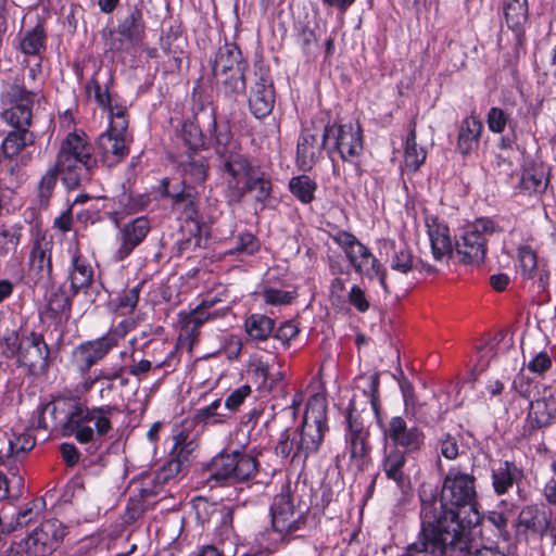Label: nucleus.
Returning <instances> with one entry per match:
<instances>
[{
    "label": "nucleus",
    "instance_id": "obj_1",
    "mask_svg": "<svg viewBox=\"0 0 556 556\" xmlns=\"http://www.w3.org/2000/svg\"><path fill=\"white\" fill-rule=\"evenodd\" d=\"M420 516V536L409 544L410 551L432 556H472L471 528L457 515L439 516L435 503H424Z\"/></svg>",
    "mask_w": 556,
    "mask_h": 556
},
{
    "label": "nucleus",
    "instance_id": "obj_2",
    "mask_svg": "<svg viewBox=\"0 0 556 556\" xmlns=\"http://www.w3.org/2000/svg\"><path fill=\"white\" fill-rule=\"evenodd\" d=\"M216 142L218 166L226 175L228 202H240L247 192L254 193L255 199L261 202L267 199L271 189L270 182L237 151L236 143L229 142L226 135L218 136Z\"/></svg>",
    "mask_w": 556,
    "mask_h": 556
},
{
    "label": "nucleus",
    "instance_id": "obj_3",
    "mask_svg": "<svg viewBox=\"0 0 556 556\" xmlns=\"http://www.w3.org/2000/svg\"><path fill=\"white\" fill-rule=\"evenodd\" d=\"M475 478L468 473L450 471L444 478L440 501L435 503L438 515H457L469 528L480 523L481 517L477 509Z\"/></svg>",
    "mask_w": 556,
    "mask_h": 556
},
{
    "label": "nucleus",
    "instance_id": "obj_4",
    "mask_svg": "<svg viewBox=\"0 0 556 556\" xmlns=\"http://www.w3.org/2000/svg\"><path fill=\"white\" fill-rule=\"evenodd\" d=\"M210 470L211 479L225 484H235L248 481L256 475L257 460L240 452L220 453L212 459Z\"/></svg>",
    "mask_w": 556,
    "mask_h": 556
},
{
    "label": "nucleus",
    "instance_id": "obj_5",
    "mask_svg": "<svg viewBox=\"0 0 556 556\" xmlns=\"http://www.w3.org/2000/svg\"><path fill=\"white\" fill-rule=\"evenodd\" d=\"M332 239L342 248L356 273L368 278L378 277L381 287L386 292H389L386 273L382 270L378 260L354 235L340 230L332 236Z\"/></svg>",
    "mask_w": 556,
    "mask_h": 556
},
{
    "label": "nucleus",
    "instance_id": "obj_6",
    "mask_svg": "<svg viewBox=\"0 0 556 556\" xmlns=\"http://www.w3.org/2000/svg\"><path fill=\"white\" fill-rule=\"evenodd\" d=\"M497 231L493 220L476 219L456 242V253L464 264L479 265L486 253V237Z\"/></svg>",
    "mask_w": 556,
    "mask_h": 556
},
{
    "label": "nucleus",
    "instance_id": "obj_7",
    "mask_svg": "<svg viewBox=\"0 0 556 556\" xmlns=\"http://www.w3.org/2000/svg\"><path fill=\"white\" fill-rule=\"evenodd\" d=\"M36 93L24 86L12 84L2 94L3 111L1 118L15 129H28L33 117V104Z\"/></svg>",
    "mask_w": 556,
    "mask_h": 556
},
{
    "label": "nucleus",
    "instance_id": "obj_8",
    "mask_svg": "<svg viewBox=\"0 0 556 556\" xmlns=\"http://www.w3.org/2000/svg\"><path fill=\"white\" fill-rule=\"evenodd\" d=\"M65 536V528L58 519L41 522L25 540L29 556H48L54 552Z\"/></svg>",
    "mask_w": 556,
    "mask_h": 556
},
{
    "label": "nucleus",
    "instance_id": "obj_9",
    "mask_svg": "<svg viewBox=\"0 0 556 556\" xmlns=\"http://www.w3.org/2000/svg\"><path fill=\"white\" fill-rule=\"evenodd\" d=\"M17 366L34 377L45 375L49 367V349L41 334L31 332L24 338L16 356Z\"/></svg>",
    "mask_w": 556,
    "mask_h": 556
},
{
    "label": "nucleus",
    "instance_id": "obj_10",
    "mask_svg": "<svg viewBox=\"0 0 556 556\" xmlns=\"http://www.w3.org/2000/svg\"><path fill=\"white\" fill-rule=\"evenodd\" d=\"M387 443L391 448L402 447L405 453L417 452L421 448L425 434L417 426H408L407 421L400 416L393 417L384 429Z\"/></svg>",
    "mask_w": 556,
    "mask_h": 556
},
{
    "label": "nucleus",
    "instance_id": "obj_11",
    "mask_svg": "<svg viewBox=\"0 0 556 556\" xmlns=\"http://www.w3.org/2000/svg\"><path fill=\"white\" fill-rule=\"evenodd\" d=\"M90 149L84 139L76 134H70L62 143L55 163L59 173L79 169L80 166H91Z\"/></svg>",
    "mask_w": 556,
    "mask_h": 556
},
{
    "label": "nucleus",
    "instance_id": "obj_12",
    "mask_svg": "<svg viewBox=\"0 0 556 556\" xmlns=\"http://www.w3.org/2000/svg\"><path fill=\"white\" fill-rule=\"evenodd\" d=\"M325 428L326 419L324 417L320 416L316 418L313 424H309L307 416H304L300 440L296 443V450L291 458L293 464L303 467L308 456L318 451L324 439Z\"/></svg>",
    "mask_w": 556,
    "mask_h": 556
},
{
    "label": "nucleus",
    "instance_id": "obj_13",
    "mask_svg": "<svg viewBox=\"0 0 556 556\" xmlns=\"http://www.w3.org/2000/svg\"><path fill=\"white\" fill-rule=\"evenodd\" d=\"M53 242L45 237L37 239L30 250L28 278L35 283L46 285L52 277Z\"/></svg>",
    "mask_w": 556,
    "mask_h": 556
},
{
    "label": "nucleus",
    "instance_id": "obj_14",
    "mask_svg": "<svg viewBox=\"0 0 556 556\" xmlns=\"http://www.w3.org/2000/svg\"><path fill=\"white\" fill-rule=\"evenodd\" d=\"M116 345L117 339L114 334H106L94 341L81 343L74 351V361L78 368L85 372L102 359Z\"/></svg>",
    "mask_w": 556,
    "mask_h": 556
},
{
    "label": "nucleus",
    "instance_id": "obj_15",
    "mask_svg": "<svg viewBox=\"0 0 556 556\" xmlns=\"http://www.w3.org/2000/svg\"><path fill=\"white\" fill-rule=\"evenodd\" d=\"M150 222L146 217H137L119 229V247L114 257L116 261H124L144 240L150 232Z\"/></svg>",
    "mask_w": 556,
    "mask_h": 556
},
{
    "label": "nucleus",
    "instance_id": "obj_16",
    "mask_svg": "<svg viewBox=\"0 0 556 556\" xmlns=\"http://www.w3.org/2000/svg\"><path fill=\"white\" fill-rule=\"evenodd\" d=\"M168 182L163 180L164 193L167 197H170L173 200V207L185 214L186 219L185 224L181 226V230L185 229L189 232L199 231L201 227L199 222L195 220L194 215L197 214V201L199 198V192L194 190V187L182 188L178 192H168L167 191Z\"/></svg>",
    "mask_w": 556,
    "mask_h": 556
},
{
    "label": "nucleus",
    "instance_id": "obj_17",
    "mask_svg": "<svg viewBox=\"0 0 556 556\" xmlns=\"http://www.w3.org/2000/svg\"><path fill=\"white\" fill-rule=\"evenodd\" d=\"M275 104V89L273 81L260 77L251 87L249 94V106L253 115L263 118L270 114Z\"/></svg>",
    "mask_w": 556,
    "mask_h": 556
},
{
    "label": "nucleus",
    "instance_id": "obj_18",
    "mask_svg": "<svg viewBox=\"0 0 556 556\" xmlns=\"http://www.w3.org/2000/svg\"><path fill=\"white\" fill-rule=\"evenodd\" d=\"M92 413H89V408L83 405H75L74 409L67 414V420L62 426V435L71 437L75 435L76 440L86 444L94 440L93 429L89 426H84L85 421H90Z\"/></svg>",
    "mask_w": 556,
    "mask_h": 556
},
{
    "label": "nucleus",
    "instance_id": "obj_19",
    "mask_svg": "<svg viewBox=\"0 0 556 556\" xmlns=\"http://www.w3.org/2000/svg\"><path fill=\"white\" fill-rule=\"evenodd\" d=\"M271 526L278 533H288L295 529L293 527L294 508L289 494H278L275 496L271 508Z\"/></svg>",
    "mask_w": 556,
    "mask_h": 556
},
{
    "label": "nucleus",
    "instance_id": "obj_20",
    "mask_svg": "<svg viewBox=\"0 0 556 556\" xmlns=\"http://www.w3.org/2000/svg\"><path fill=\"white\" fill-rule=\"evenodd\" d=\"M407 453L391 448L386 445L382 469L387 478L394 481L400 489H405L409 484V478L404 472Z\"/></svg>",
    "mask_w": 556,
    "mask_h": 556
},
{
    "label": "nucleus",
    "instance_id": "obj_21",
    "mask_svg": "<svg viewBox=\"0 0 556 556\" xmlns=\"http://www.w3.org/2000/svg\"><path fill=\"white\" fill-rule=\"evenodd\" d=\"M144 28L141 11L134 8L118 25L117 34L121 36V45H114V48L121 49L124 41L132 46L139 43L143 39Z\"/></svg>",
    "mask_w": 556,
    "mask_h": 556
},
{
    "label": "nucleus",
    "instance_id": "obj_22",
    "mask_svg": "<svg viewBox=\"0 0 556 556\" xmlns=\"http://www.w3.org/2000/svg\"><path fill=\"white\" fill-rule=\"evenodd\" d=\"M186 46V37L178 30L170 29L161 38V47L167 55L166 67L168 71L180 70Z\"/></svg>",
    "mask_w": 556,
    "mask_h": 556
},
{
    "label": "nucleus",
    "instance_id": "obj_23",
    "mask_svg": "<svg viewBox=\"0 0 556 556\" xmlns=\"http://www.w3.org/2000/svg\"><path fill=\"white\" fill-rule=\"evenodd\" d=\"M124 369L121 367L116 371L102 375L97 379L100 383V397L113 405L124 400V388L128 384V379L123 376Z\"/></svg>",
    "mask_w": 556,
    "mask_h": 556
},
{
    "label": "nucleus",
    "instance_id": "obj_24",
    "mask_svg": "<svg viewBox=\"0 0 556 556\" xmlns=\"http://www.w3.org/2000/svg\"><path fill=\"white\" fill-rule=\"evenodd\" d=\"M237 67L247 68V63L243 61L239 48L235 45L220 47L213 63V75H224Z\"/></svg>",
    "mask_w": 556,
    "mask_h": 556
},
{
    "label": "nucleus",
    "instance_id": "obj_25",
    "mask_svg": "<svg viewBox=\"0 0 556 556\" xmlns=\"http://www.w3.org/2000/svg\"><path fill=\"white\" fill-rule=\"evenodd\" d=\"M556 414V396L538 399L530 402L528 419L532 428H542L549 425Z\"/></svg>",
    "mask_w": 556,
    "mask_h": 556
},
{
    "label": "nucleus",
    "instance_id": "obj_26",
    "mask_svg": "<svg viewBox=\"0 0 556 556\" xmlns=\"http://www.w3.org/2000/svg\"><path fill=\"white\" fill-rule=\"evenodd\" d=\"M127 131H115L112 127H109L106 131L101 134L97 141V147L103 156L108 157L113 155L117 159H122L128 154V147L126 143Z\"/></svg>",
    "mask_w": 556,
    "mask_h": 556
},
{
    "label": "nucleus",
    "instance_id": "obj_27",
    "mask_svg": "<svg viewBox=\"0 0 556 556\" xmlns=\"http://www.w3.org/2000/svg\"><path fill=\"white\" fill-rule=\"evenodd\" d=\"M504 14L508 27L516 31L518 43H521L525 36L523 26L528 21V1L506 0Z\"/></svg>",
    "mask_w": 556,
    "mask_h": 556
},
{
    "label": "nucleus",
    "instance_id": "obj_28",
    "mask_svg": "<svg viewBox=\"0 0 556 556\" xmlns=\"http://www.w3.org/2000/svg\"><path fill=\"white\" fill-rule=\"evenodd\" d=\"M549 527V520L544 511L534 506L523 508L518 517V531H530L533 534L542 536Z\"/></svg>",
    "mask_w": 556,
    "mask_h": 556
},
{
    "label": "nucleus",
    "instance_id": "obj_29",
    "mask_svg": "<svg viewBox=\"0 0 556 556\" xmlns=\"http://www.w3.org/2000/svg\"><path fill=\"white\" fill-rule=\"evenodd\" d=\"M427 226L434 260L441 261L445 256H451L453 248L448 228L435 224L434 220L433 224H427Z\"/></svg>",
    "mask_w": 556,
    "mask_h": 556
},
{
    "label": "nucleus",
    "instance_id": "obj_30",
    "mask_svg": "<svg viewBox=\"0 0 556 556\" xmlns=\"http://www.w3.org/2000/svg\"><path fill=\"white\" fill-rule=\"evenodd\" d=\"M482 124L475 117L465 118L458 132V149L462 154H469L479 144Z\"/></svg>",
    "mask_w": 556,
    "mask_h": 556
},
{
    "label": "nucleus",
    "instance_id": "obj_31",
    "mask_svg": "<svg viewBox=\"0 0 556 556\" xmlns=\"http://www.w3.org/2000/svg\"><path fill=\"white\" fill-rule=\"evenodd\" d=\"M244 71L245 68L237 67L232 72L214 76L222 92L230 100L236 101L237 97L245 89Z\"/></svg>",
    "mask_w": 556,
    "mask_h": 556
},
{
    "label": "nucleus",
    "instance_id": "obj_32",
    "mask_svg": "<svg viewBox=\"0 0 556 556\" xmlns=\"http://www.w3.org/2000/svg\"><path fill=\"white\" fill-rule=\"evenodd\" d=\"M319 150L320 148L317 144L316 136L309 132H303L299 139L296 149V161L299 167L303 170L312 168L318 156Z\"/></svg>",
    "mask_w": 556,
    "mask_h": 556
},
{
    "label": "nucleus",
    "instance_id": "obj_33",
    "mask_svg": "<svg viewBox=\"0 0 556 556\" xmlns=\"http://www.w3.org/2000/svg\"><path fill=\"white\" fill-rule=\"evenodd\" d=\"M393 254L389 258L393 270L407 274L418 268L419 262L415 261L410 249L404 243H392Z\"/></svg>",
    "mask_w": 556,
    "mask_h": 556
},
{
    "label": "nucleus",
    "instance_id": "obj_34",
    "mask_svg": "<svg viewBox=\"0 0 556 556\" xmlns=\"http://www.w3.org/2000/svg\"><path fill=\"white\" fill-rule=\"evenodd\" d=\"M34 136L28 129H15L10 131L2 142V151L7 157L20 154L25 147L33 144Z\"/></svg>",
    "mask_w": 556,
    "mask_h": 556
},
{
    "label": "nucleus",
    "instance_id": "obj_35",
    "mask_svg": "<svg viewBox=\"0 0 556 556\" xmlns=\"http://www.w3.org/2000/svg\"><path fill=\"white\" fill-rule=\"evenodd\" d=\"M71 304L70 295L62 288H59L49 298L47 313L54 320H66L70 317Z\"/></svg>",
    "mask_w": 556,
    "mask_h": 556
},
{
    "label": "nucleus",
    "instance_id": "obj_36",
    "mask_svg": "<svg viewBox=\"0 0 556 556\" xmlns=\"http://www.w3.org/2000/svg\"><path fill=\"white\" fill-rule=\"evenodd\" d=\"M72 264L71 288L73 293L77 294L80 289H86L91 285L93 270L80 256H74Z\"/></svg>",
    "mask_w": 556,
    "mask_h": 556
},
{
    "label": "nucleus",
    "instance_id": "obj_37",
    "mask_svg": "<svg viewBox=\"0 0 556 556\" xmlns=\"http://www.w3.org/2000/svg\"><path fill=\"white\" fill-rule=\"evenodd\" d=\"M404 159L405 167L412 172H417L426 160V151L417 147L416 124L414 122L406 139Z\"/></svg>",
    "mask_w": 556,
    "mask_h": 556
},
{
    "label": "nucleus",
    "instance_id": "obj_38",
    "mask_svg": "<svg viewBox=\"0 0 556 556\" xmlns=\"http://www.w3.org/2000/svg\"><path fill=\"white\" fill-rule=\"evenodd\" d=\"M337 150L343 160L353 157L362 150V141L351 130H345L343 127L338 129Z\"/></svg>",
    "mask_w": 556,
    "mask_h": 556
},
{
    "label": "nucleus",
    "instance_id": "obj_39",
    "mask_svg": "<svg viewBox=\"0 0 556 556\" xmlns=\"http://www.w3.org/2000/svg\"><path fill=\"white\" fill-rule=\"evenodd\" d=\"M206 166L202 161L191 160L182 164V188L197 187L206 179Z\"/></svg>",
    "mask_w": 556,
    "mask_h": 556
},
{
    "label": "nucleus",
    "instance_id": "obj_40",
    "mask_svg": "<svg viewBox=\"0 0 556 556\" xmlns=\"http://www.w3.org/2000/svg\"><path fill=\"white\" fill-rule=\"evenodd\" d=\"M517 467L509 462H505L497 470L493 472V486L497 494H504L513 486L516 479Z\"/></svg>",
    "mask_w": 556,
    "mask_h": 556
},
{
    "label": "nucleus",
    "instance_id": "obj_41",
    "mask_svg": "<svg viewBox=\"0 0 556 556\" xmlns=\"http://www.w3.org/2000/svg\"><path fill=\"white\" fill-rule=\"evenodd\" d=\"M548 179L541 167H529L522 173L520 187L529 192H541L545 190Z\"/></svg>",
    "mask_w": 556,
    "mask_h": 556
},
{
    "label": "nucleus",
    "instance_id": "obj_42",
    "mask_svg": "<svg viewBox=\"0 0 556 556\" xmlns=\"http://www.w3.org/2000/svg\"><path fill=\"white\" fill-rule=\"evenodd\" d=\"M245 327L252 339L265 340L274 329V321L264 315H253L247 320Z\"/></svg>",
    "mask_w": 556,
    "mask_h": 556
},
{
    "label": "nucleus",
    "instance_id": "obj_43",
    "mask_svg": "<svg viewBox=\"0 0 556 556\" xmlns=\"http://www.w3.org/2000/svg\"><path fill=\"white\" fill-rule=\"evenodd\" d=\"M289 186L291 192L302 202L309 203L314 199L316 184L308 176L294 177Z\"/></svg>",
    "mask_w": 556,
    "mask_h": 556
},
{
    "label": "nucleus",
    "instance_id": "obj_44",
    "mask_svg": "<svg viewBox=\"0 0 556 556\" xmlns=\"http://www.w3.org/2000/svg\"><path fill=\"white\" fill-rule=\"evenodd\" d=\"M46 35L43 28L37 26L31 31L27 33L21 41V50L25 54L35 55L39 54L45 49Z\"/></svg>",
    "mask_w": 556,
    "mask_h": 556
},
{
    "label": "nucleus",
    "instance_id": "obj_45",
    "mask_svg": "<svg viewBox=\"0 0 556 556\" xmlns=\"http://www.w3.org/2000/svg\"><path fill=\"white\" fill-rule=\"evenodd\" d=\"M118 410H119V408L117 405H106V406L89 409V413H92V415H93V417L90 418V421L91 420L96 421V431L99 437L106 434L111 430L112 426H111L109 416L113 412H118Z\"/></svg>",
    "mask_w": 556,
    "mask_h": 556
},
{
    "label": "nucleus",
    "instance_id": "obj_46",
    "mask_svg": "<svg viewBox=\"0 0 556 556\" xmlns=\"http://www.w3.org/2000/svg\"><path fill=\"white\" fill-rule=\"evenodd\" d=\"M519 267L526 278H531L538 268L535 252L529 247H521L518 250Z\"/></svg>",
    "mask_w": 556,
    "mask_h": 556
},
{
    "label": "nucleus",
    "instance_id": "obj_47",
    "mask_svg": "<svg viewBox=\"0 0 556 556\" xmlns=\"http://www.w3.org/2000/svg\"><path fill=\"white\" fill-rule=\"evenodd\" d=\"M349 427L351 431L350 451L352 458H363L366 454V444L361 435V428L352 422L351 414L348 416Z\"/></svg>",
    "mask_w": 556,
    "mask_h": 556
},
{
    "label": "nucleus",
    "instance_id": "obj_48",
    "mask_svg": "<svg viewBox=\"0 0 556 556\" xmlns=\"http://www.w3.org/2000/svg\"><path fill=\"white\" fill-rule=\"evenodd\" d=\"M260 245L255 237L252 233H242L238 237L237 245L225 254H248L252 255L258 250Z\"/></svg>",
    "mask_w": 556,
    "mask_h": 556
},
{
    "label": "nucleus",
    "instance_id": "obj_49",
    "mask_svg": "<svg viewBox=\"0 0 556 556\" xmlns=\"http://www.w3.org/2000/svg\"><path fill=\"white\" fill-rule=\"evenodd\" d=\"M181 138L185 144L191 150H194L204 144L202 132L199 126L192 123L184 124L181 130Z\"/></svg>",
    "mask_w": 556,
    "mask_h": 556
},
{
    "label": "nucleus",
    "instance_id": "obj_50",
    "mask_svg": "<svg viewBox=\"0 0 556 556\" xmlns=\"http://www.w3.org/2000/svg\"><path fill=\"white\" fill-rule=\"evenodd\" d=\"M91 166H80L79 169L60 173L64 185L68 189L77 188L83 180H88Z\"/></svg>",
    "mask_w": 556,
    "mask_h": 556
},
{
    "label": "nucleus",
    "instance_id": "obj_51",
    "mask_svg": "<svg viewBox=\"0 0 556 556\" xmlns=\"http://www.w3.org/2000/svg\"><path fill=\"white\" fill-rule=\"evenodd\" d=\"M187 238H182L177 242V254L179 256H189L195 249L201 247V235L199 231L189 232Z\"/></svg>",
    "mask_w": 556,
    "mask_h": 556
},
{
    "label": "nucleus",
    "instance_id": "obj_52",
    "mask_svg": "<svg viewBox=\"0 0 556 556\" xmlns=\"http://www.w3.org/2000/svg\"><path fill=\"white\" fill-rule=\"evenodd\" d=\"M106 108H109L112 118L110 127L117 132L127 131L128 123L125 118L126 109L121 105L112 106L111 104L106 105Z\"/></svg>",
    "mask_w": 556,
    "mask_h": 556
},
{
    "label": "nucleus",
    "instance_id": "obj_53",
    "mask_svg": "<svg viewBox=\"0 0 556 556\" xmlns=\"http://www.w3.org/2000/svg\"><path fill=\"white\" fill-rule=\"evenodd\" d=\"M139 294H140V286H136V287L125 291L118 299L117 308L126 309L127 312H131L138 303Z\"/></svg>",
    "mask_w": 556,
    "mask_h": 556
},
{
    "label": "nucleus",
    "instance_id": "obj_54",
    "mask_svg": "<svg viewBox=\"0 0 556 556\" xmlns=\"http://www.w3.org/2000/svg\"><path fill=\"white\" fill-rule=\"evenodd\" d=\"M513 388L515 389L516 392L519 393L520 396L529 399L536 387L532 380H530L522 372H520L514 380Z\"/></svg>",
    "mask_w": 556,
    "mask_h": 556
},
{
    "label": "nucleus",
    "instance_id": "obj_55",
    "mask_svg": "<svg viewBox=\"0 0 556 556\" xmlns=\"http://www.w3.org/2000/svg\"><path fill=\"white\" fill-rule=\"evenodd\" d=\"M26 336L20 338L16 331H10L2 339L5 348H7V356L16 357L20 353V346L24 343V338Z\"/></svg>",
    "mask_w": 556,
    "mask_h": 556
},
{
    "label": "nucleus",
    "instance_id": "obj_56",
    "mask_svg": "<svg viewBox=\"0 0 556 556\" xmlns=\"http://www.w3.org/2000/svg\"><path fill=\"white\" fill-rule=\"evenodd\" d=\"M489 128L494 132H502L506 125V115L504 111L497 108L490 110L488 115Z\"/></svg>",
    "mask_w": 556,
    "mask_h": 556
},
{
    "label": "nucleus",
    "instance_id": "obj_57",
    "mask_svg": "<svg viewBox=\"0 0 556 556\" xmlns=\"http://www.w3.org/2000/svg\"><path fill=\"white\" fill-rule=\"evenodd\" d=\"M60 173L54 168L48 170L46 175L41 178V181L39 184V190L40 195L42 198H49L51 195V192L55 186L58 176Z\"/></svg>",
    "mask_w": 556,
    "mask_h": 556
},
{
    "label": "nucleus",
    "instance_id": "obj_58",
    "mask_svg": "<svg viewBox=\"0 0 556 556\" xmlns=\"http://www.w3.org/2000/svg\"><path fill=\"white\" fill-rule=\"evenodd\" d=\"M265 301L269 304H289L291 303L293 295L291 292L282 291L278 289H267L264 292Z\"/></svg>",
    "mask_w": 556,
    "mask_h": 556
},
{
    "label": "nucleus",
    "instance_id": "obj_59",
    "mask_svg": "<svg viewBox=\"0 0 556 556\" xmlns=\"http://www.w3.org/2000/svg\"><path fill=\"white\" fill-rule=\"evenodd\" d=\"M91 90L94 92V98L97 102L106 108V105L111 102V97L109 93V89L105 86V88L102 90V87L97 78H93L88 85H87V92L90 93Z\"/></svg>",
    "mask_w": 556,
    "mask_h": 556
},
{
    "label": "nucleus",
    "instance_id": "obj_60",
    "mask_svg": "<svg viewBox=\"0 0 556 556\" xmlns=\"http://www.w3.org/2000/svg\"><path fill=\"white\" fill-rule=\"evenodd\" d=\"M250 393V386H242L241 388L235 390L225 402L226 408L231 410L237 409Z\"/></svg>",
    "mask_w": 556,
    "mask_h": 556
},
{
    "label": "nucleus",
    "instance_id": "obj_61",
    "mask_svg": "<svg viewBox=\"0 0 556 556\" xmlns=\"http://www.w3.org/2000/svg\"><path fill=\"white\" fill-rule=\"evenodd\" d=\"M349 301L362 313L368 311L369 308V303L365 298V293L358 286L352 287L349 293Z\"/></svg>",
    "mask_w": 556,
    "mask_h": 556
},
{
    "label": "nucleus",
    "instance_id": "obj_62",
    "mask_svg": "<svg viewBox=\"0 0 556 556\" xmlns=\"http://www.w3.org/2000/svg\"><path fill=\"white\" fill-rule=\"evenodd\" d=\"M441 454L447 459H455L458 456V444L454 437L446 434L440 442Z\"/></svg>",
    "mask_w": 556,
    "mask_h": 556
},
{
    "label": "nucleus",
    "instance_id": "obj_63",
    "mask_svg": "<svg viewBox=\"0 0 556 556\" xmlns=\"http://www.w3.org/2000/svg\"><path fill=\"white\" fill-rule=\"evenodd\" d=\"M298 327L293 323L287 321L278 328L275 337L283 344H287L298 334Z\"/></svg>",
    "mask_w": 556,
    "mask_h": 556
},
{
    "label": "nucleus",
    "instance_id": "obj_64",
    "mask_svg": "<svg viewBox=\"0 0 556 556\" xmlns=\"http://www.w3.org/2000/svg\"><path fill=\"white\" fill-rule=\"evenodd\" d=\"M552 366V361L546 353H539L528 365L532 372L542 374Z\"/></svg>",
    "mask_w": 556,
    "mask_h": 556
}]
</instances>
